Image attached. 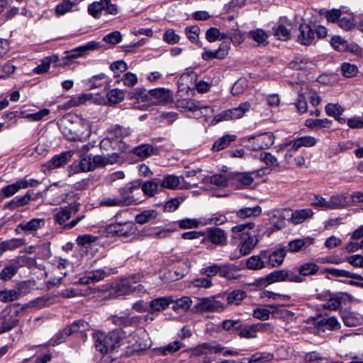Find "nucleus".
Here are the masks:
<instances>
[{
	"label": "nucleus",
	"mask_w": 363,
	"mask_h": 363,
	"mask_svg": "<svg viewBox=\"0 0 363 363\" xmlns=\"http://www.w3.org/2000/svg\"><path fill=\"white\" fill-rule=\"evenodd\" d=\"M236 138L235 135L226 134L218 139L213 145L212 150L214 151H220L228 147L230 143Z\"/></svg>",
	"instance_id": "47"
},
{
	"label": "nucleus",
	"mask_w": 363,
	"mask_h": 363,
	"mask_svg": "<svg viewBox=\"0 0 363 363\" xmlns=\"http://www.w3.org/2000/svg\"><path fill=\"white\" fill-rule=\"evenodd\" d=\"M144 194L147 196H153L159 189H160V178H154L151 180L144 182L141 186Z\"/></svg>",
	"instance_id": "33"
},
{
	"label": "nucleus",
	"mask_w": 363,
	"mask_h": 363,
	"mask_svg": "<svg viewBox=\"0 0 363 363\" xmlns=\"http://www.w3.org/2000/svg\"><path fill=\"white\" fill-rule=\"evenodd\" d=\"M94 340L96 349L101 354H106L118 347L121 337L116 330L108 334L97 332L94 334Z\"/></svg>",
	"instance_id": "5"
},
{
	"label": "nucleus",
	"mask_w": 363,
	"mask_h": 363,
	"mask_svg": "<svg viewBox=\"0 0 363 363\" xmlns=\"http://www.w3.org/2000/svg\"><path fill=\"white\" fill-rule=\"evenodd\" d=\"M259 159L262 162H264L267 166L269 167H279V163L277 158L272 155L270 152H264L260 154Z\"/></svg>",
	"instance_id": "64"
},
{
	"label": "nucleus",
	"mask_w": 363,
	"mask_h": 363,
	"mask_svg": "<svg viewBox=\"0 0 363 363\" xmlns=\"http://www.w3.org/2000/svg\"><path fill=\"white\" fill-rule=\"evenodd\" d=\"M157 213L155 210H145L137 215L135 220L139 224H145L151 219L155 218Z\"/></svg>",
	"instance_id": "56"
},
{
	"label": "nucleus",
	"mask_w": 363,
	"mask_h": 363,
	"mask_svg": "<svg viewBox=\"0 0 363 363\" xmlns=\"http://www.w3.org/2000/svg\"><path fill=\"white\" fill-rule=\"evenodd\" d=\"M314 243V239L311 238H305L303 239H295L289 242L286 246H283L287 252H298L306 250Z\"/></svg>",
	"instance_id": "22"
},
{
	"label": "nucleus",
	"mask_w": 363,
	"mask_h": 363,
	"mask_svg": "<svg viewBox=\"0 0 363 363\" xmlns=\"http://www.w3.org/2000/svg\"><path fill=\"white\" fill-rule=\"evenodd\" d=\"M250 107L251 105L249 102L242 103L238 107L227 109L217 114L215 116L213 122L218 123L223 121L240 118L246 112L249 111Z\"/></svg>",
	"instance_id": "9"
},
{
	"label": "nucleus",
	"mask_w": 363,
	"mask_h": 363,
	"mask_svg": "<svg viewBox=\"0 0 363 363\" xmlns=\"http://www.w3.org/2000/svg\"><path fill=\"white\" fill-rule=\"evenodd\" d=\"M100 47L99 43L91 41L84 45L79 46L67 52L65 57V60H71L82 57L87 53L89 50L98 49Z\"/></svg>",
	"instance_id": "21"
},
{
	"label": "nucleus",
	"mask_w": 363,
	"mask_h": 363,
	"mask_svg": "<svg viewBox=\"0 0 363 363\" xmlns=\"http://www.w3.org/2000/svg\"><path fill=\"white\" fill-rule=\"evenodd\" d=\"M23 189L20 180L16 181L15 183L7 185L1 188V193L6 198L15 195L19 190Z\"/></svg>",
	"instance_id": "55"
},
{
	"label": "nucleus",
	"mask_w": 363,
	"mask_h": 363,
	"mask_svg": "<svg viewBox=\"0 0 363 363\" xmlns=\"http://www.w3.org/2000/svg\"><path fill=\"white\" fill-rule=\"evenodd\" d=\"M320 13L323 16L329 23H337L342 16V11L338 9L330 10L322 9Z\"/></svg>",
	"instance_id": "50"
},
{
	"label": "nucleus",
	"mask_w": 363,
	"mask_h": 363,
	"mask_svg": "<svg viewBox=\"0 0 363 363\" xmlns=\"http://www.w3.org/2000/svg\"><path fill=\"white\" fill-rule=\"evenodd\" d=\"M319 327H323V330H335L340 328V324L337 319L334 317L323 318L318 322Z\"/></svg>",
	"instance_id": "45"
},
{
	"label": "nucleus",
	"mask_w": 363,
	"mask_h": 363,
	"mask_svg": "<svg viewBox=\"0 0 363 363\" xmlns=\"http://www.w3.org/2000/svg\"><path fill=\"white\" fill-rule=\"evenodd\" d=\"M83 1L84 0H60L55 8V16H62L67 13L78 11V5Z\"/></svg>",
	"instance_id": "15"
},
{
	"label": "nucleus",
	"mask_w": 363,
	"mask_h": 363,
	"mask_svg": "<svg viewBox=\"0 0 363 363\" xmlns=\"http://www.w3.org/2000/svg\"><path fill=\"white\" fill-rule=\"evenodd\" d=\"M196 312H221L225 308V305L219 300V296H210L199 299L194 306Z\"/></svg>",
	"instance_id": "8"
},
{
	"label": "nucleus",
	"mask_w": 363,
	"mask_h": 363,
	"mask_svg": "<svg viewBox=\"0 0 363 363\" xmlns=\"http://www.w3.org/2000/svg\"><path fill=\"white\" fill-rule=\"evenodd\" d=\"M294 140L297 144L296 146H298L299 148L301 147H313L317 143L316 138L310 135L296 138H294Z\"/></svg>",
	"instance_id": "60"
},
{
	"label": "nucleus",
	"mask_w": 363,
	"mask_h": 363,
	"mask_svg": "<svg viewBox=\"0 0 363 363\" xmlns=\"http://www.w3.org/2000/svg\"><path fill=\"white\" fill-rule=\"evenodd\" d=\"M299 33L297 40L302 45H311L315 43V35L313 29L308 24H301L298 28Z\"/></svg>",
	"instance_id": "16"
},
{
	"label": "nucleus",
	"mask_w": 363,
	"mask_h": 363,
	"mask_svg": "<svg viewBox=\"0 0 363 363\" xmlns=\"http://www.w3.org/2000/svg\"><path fill=\"white\" fill-rule=\"evenodd\" d=\"M345 296H348L345 294L332 297L323 304V308L333 311L337 310L341 307L342 302L345 300Z\"/></svg>",
	"instance_id": "53"
},
{
	"label": "nucleus",
	"mask_w": 363,
	"mask_h": 363,
	"mask_svg": "<svg viewBox=\"0 0 363 363\" xmlns=\"http://www.w3.org/2000/svg\"><path fill=\"white\" fill-rule=\"evenodd\" d=\"M262 212V208L259 206L255 207H246L238 210L236 213L238 217L240 218H246L252 216H257Z\"/></svg>",
	"instance_id": "51"
},
{
	"label": "nucleus",
	"mask_w": 363,
	"mask_h": 363,
	"mask_svg": "<svg viewBox=\"0 0 363 363\" xmlns=\"http://www.w3.org/2000/svg\"><path fill=\"white\" fill-rule=\"evenodd\" d=\"M105 6L104 0L94 1L87 8L88 13L94 18H99L101 16Z\"/></svg>",
	"instance_id": "43"
},
{
	"label": "nucleus",
	"mask_w": 363,
	"mask_h": 363,
	"mask_svg": "<svg viewBox=\"0 0 363 363\" xmlns=\"http://www.w3.org/2000/svg\"><path fill=\"white\" fill-rule=\"evenodd\" d=\"M178 107L184 111H197L201 106V102L192 99H185L177 102Z\"/></svg>",
	"instance_id": "39"
},
{
	"label": "nucleus",
	"mask_w": 363,
	"mask_h": 363,
	"mask_svg": "<svg viewBox=\"0 0 363 363\" xmlns=\"http://www.w3.org/2000/svg\"><path fill=\"white\" fill-rule=\"evenodd\" d=\"M205 180L207 183H210L216 187H225L228 186L229 179L226 175L216 174L206 177Z\"/></svg>",
	"instance_id": "46"
},
{
	"label": "nucleus",
	"mask_w": 363,
	"mask_h": 363,
	"mask_svg": "<svg viewBox=\"0 0 363 363\" xmlns=\"http://www.w3.org/2000/svg\"><path fill=\"white\" fill-rule=\"evenodd\" d=\"M286 255V250L284 247L269 252H264V259H266L267 266L278 267L281 265Z\"/></svg>",
	"instance_id": "17"
},
{
	"label": "nucleus",
	"mask_w": 363,
	"mask_h": 363,
	"mask_svg": "<svg viewBox=\"0 0 363 363\" xmlns=\"http://www.w3.org/2000/svg\"><path fill=\"white\" fill-rule=\"evenodd\" d=\"M241 321L240 320H225L221 323L222 328L228 332L238 333Z\"/></svg>",
	"instance_id": "62"
},
{
	"label": "nucleus",
	"mask_w": 363,
	"mask_h": 363,
	"mask_svg": "<svg viewBox=\"0 0 363 363\" xmlns=\"http://www.w3.org/2000/svg\"><path fill=\"white\" fill-rule=\"evenodd\" d=\"M313 65L314 64L312 61L302 56L295 57L289 64V67L294 69H311Z\"/></svg>",
	"instance_id": "38"
},
{
	"label": "nucleus",
	"mask_w": 363,
	"mask_h": 363,
	"mask_svg": "<svg viewBox=\"0 0 363 363\" xmlns=\"http://www.w3.org/2000/svg\"><path fill=\"white\" fill-rule=\"evenodd\" d=\"M153 147L148 144H143L135 147L133 152L140 157L146 158L152 154Z\"/></svg>",
	"instance_id": "59"
},
{
	"label": "nucleus",
	"mask_w": 363,
	"mask_h": 363,
	"mask_svg": "<svg viewBox=\"0 0 363 363\" xmlns=\"http://www.w3.org/2000/svg\"><path fill=\"white\" fill-rule=\"evenodd\" d=\"M267 325V323H262L245 325H242V323H240L238 333L241 337L248 339L255 338L257 337V333L259 331L264 330Z\"/></svg>",
	"instance_id": "20"
},
{
	"label": "nucleus",
	"mask_w": 363,
	"mask_h": 363,
	"mask_svg": "<svg viewBox=\"0 0 363 363\" xmlns=\"http://www.w3.org/2000/svg\"><path fill=\"white\" fill-rule=\"evenodd\" d=\"M55 302V296L49 294L38 297L30 302V306L35 308H41L49 306Z\"/></svg>",
	"instance_id": "42"
},
{
	"label": "nucleus",
	"mask_w": 363,
	"mask_h": 363,
	"mask_svg": "<svg viewBox=\"0 0 363 363\" xmlns=\"http://www.w3.org/2000/svg\"><path fill=\"white\" fill-rule=\"evenodd\" d=\"M325 113L333 117L341 116L344 112V108L339 104L330 103L325 106Z\"/></svg>",
	"instance_id": "61"
},
{
	"label": "nucleus",
	"mask_w": 363,
	"mask_h": 363,
	"mask_svg": "<svg viewBox=\"0 0 363 363\" xmlns=\"http://www.w3.org/2000/svg\"><path fill=\"white\" fill-rule=\"evenodd\" d=\"M255 226L254 223L248 222L232 228L233 238L240 240V251L242 255L250 254L258 242L257 235L250 232Z\"/></svg>",
	"instance_id": "1"
},
{
	"label": "nucleus",
	"mask_w": 363,
	"mask_h": 363,
	"mask_svg": "<svg viewBox=\"0 0 363 363\" xmlns=\"http://www.w3.org/2000/svg\"><path fill=\"white\" fill-rule=\"evenodd\" d=\"M234 268L233 264H213L201 269V273L206 275L208 279L218 274L221 277L231 278V272Z\"/></svg>",
	"instance_id": "13"
},
{
	"label": "nucleus",
	"mask_w": 363,
	"mask_h": 363,
	"mask_svg": "<svg viewBox=\"0 0 363 363\" xmlns=\"http://www.w3.org/2000/svg\"><path fill=\"white\" fill-rule=\"evenodd\" d=\"M308 86L306 84H303L301 90H298V99L295 103V106L300 113H303L307 111L308 106L306 100L305 95L307 94Z\"/></svg>",
	"instance_id": "34"
},
{
	"label": "nucleus",
	"mask_w": 363,
	"mask_h": 363,
	"mask_svg": "<svg viewBox=\"0 0 363 363\" xmlns=\"http://www.w3.org/2000/svg\"><path fill=\"white\" fill-rule=\"evenodd\" d=\"M318 269L319 267L313 262H306L298 267V272L303 276L315 274Z\"/></svg>",
	"instance_id": "57"
},
{
	"label": "nucleus",
	"mask_w": 363,
	"mask_h": 363,
	"mask_svg": "<svg viewBox=\"0 0 363 363\" xmlns=\"http://www.w3.org/2000/svg\"><path fill=\"white\" fill-rule=\"evenodd\" d=\"M247 296L246 292L241 289L233 290L226 296V301L229 305H239Z\"/></svg>",
	"instance_id": "41"
},
{
	"label": "nucleus",
	"mask_w": 363,
	"mask_h": 363,
	"mask_svg": "<svg viewBox=\"0 0 363 363\" xmlns=\"http://www.w3.org/2000/svg\"><path fill=\"white\" fill-rule=\"evenodd\" d=\"M79 207L80 204L79 203H73L61 207L53 216L55 221L60 225H63L62 228L64 230L73 228L85 218L84 215L77 216L67 223L66 222L72 215H75L79 211Z\"/></svg>",
	"instance_id": "4"
},
{
	"label": "nucleus",
	"mask_w": 363,
	"mask_h": 363,
	"mask_svg": "<svg viewBox=\"0 0 363 363\" xmlns=\"http://www.w3.org/2000/svg\"><path fill=\"white\" fill-rule=\"evenodd\" d=\"M90 329L91 326L87 322L83 320H79L66 327L65 332L71 335L74 333L84 334Z\"/></svg>",
	"instance_id": "30"
},
{
	"label": "nucleus",
	"mask_w": 363,
	"mask_h": 363,
	"mask_svg": "<svg viewBox=\"0 0 363 363\" xmlns=\"http://www.w3.org/2000/svg\"><path fill=\"white\" fill-rule=\"evenodd\" d=\"M264 174L263 169L251 172H238L232 176V182L237 188L245 189L252 184L255 178L259 177Z\"/></svg>",
	"instance_id": "11"
},
{
	"label": "nucleus",
	"mask_w": 363,
	"mask_h": 363,
	"mask_svg": "<svg viewBox=\"0 0 363 363\" xmlns=\"http://www.w3.org/2000/svg\"><path fill=\"white\" fill-rule=\"evenodd\" d=\"M143 278L144 275L140 273L130 276L120 285V291H122L125 294L134 293L133 289L135 287V284L141 281Z\"/></svg>",
	"instance_id": "28"
},
{
	"label": "nucleus",
	"mask_w": 363,
	"mask_h": 363,
	"mask_svg": "<svg viewBox=\"0 0 363 363\" xmlns=\"http://www.w3.org/2000/svg\"><path fill=\"white\" fill-rule=\"evenodd\" d=\"M31 200V194L27 192L25 195L16 196L4 204L5 209L14 210L18 207L28 204Z\"/></svg>",
	"instance_id": "32"
},
{
	"label": "nucleus",
	"mask_w": 363,
	"mask_h": 363,
	"mask_svg": "<svg viewBox=\"0 0 363 363\" xmlns=\"http://www.w3.org/2000/svg\"><path fill=\"white\" fill-rule=\"evenodd\" d=\"M139 187L131 184L124 186L119 189V195L117 196L120 207L135 205L139 203L141 200L135 197V192L139 191Z\"/></svg>",
	"instance_id": "12"
},
{
	"label": "nucleus",
	"mask_w": 363,
	"mask_h": 363,
	"mask_svg": "<svg viewBox=\"0 0 363 363\" xmlns=\"http://www.w3.org/2000/svg\"><path fill=\"white\" fill-rule=\"evenodd\" d=\"M200 28L198 26H191L186 27L184 32L187 38L194 44L201 47L202 43L199 41Z\"/></svg>",
	"instance_id": "44"
},
{
	"label": "nucleus",
	"mask_w": 363,
	"mask_h": 363,
	"mask_svg": "<svg viewBox=\"0 0 363 363\" xmlns=\"http://www.w3.org/2000/svg\"><path fill=\"white\" fill-rule=\"evenodd\" d=\"M160 189H176L180 184L179 177L173 174H168L160 179Z\"/></svg>",
	"instance_id": "37"
},
{
	"label": "nucleus",
	"mask_w": 363,
	"mask_h": 363,
	"mask_svg": "<svg viewBox=\"0 0 363 363\" xmlns=\"http://www.w3.org/2000/svg\"><path fill=\"white\" fill-rule=\"evenodd\" d=\"M267 284L274 282L289 281L300 283L303 279L290 270L280 269L276 270L267 274L264 278Z\"/></svg>",
	"instance_id": "10"
},
{
	"label": "nucleus",
	"mask_w": 363,
	"mask_h": 363,
	"mask_svg": "<svg viewBox=\"0 0 363 363\" xmlns=\"http://www.w3.org/2000/svg\"><path fill=\"white\" fill-rule=\"evenodd\" d=\"M73 156L72 151L63 152L59 155H55L50 160L43 164V168L44 171L52 170L56 168H60L65 165Z\"/></svg>",
	"instance_id": "14"
},
{
	"label": "nucleus",
	"mask_w": 363,
	"mask_h": 363,
	"mask_svg": "<svg viewBox=\"0 0 363 363\" xmlns=\"http://www.w3.org/2000/svg\"><path fill=\"white\" fill-rule=\"evenodd\" d=\"M296 143L294 139L281 143L275 146L277 152H281L286 151L284 155V161L289 165H292L291 158L294 156L296 152L299 149L298 146H296Z\"/></svg>",
	"instance_id": "19"
},
{
	"label": "nucleus",
	"mask_w": 363,
	"mask_h": 363,
	"mask_svg": "<svg viewBox=\"0 0 363 363\" xmlns=\"http://www.w3.org/2000/svg\"><path fill=\"white\" fill-rule=\"evenodd\" d=\"M92 98L91 94H83L76 95L69 99L67 101L60 105L62 109L67 110L72 107L79 106L85 104L87 101Z\"/></svg>",
	"instance_id": "26"
},
{
	"label": "nucleus",
	"mask_w": 363,
	"mask_h": 363,
	"mask_svg": "<svg viewBox=\"0 0 363 363\" xmlns=\"http://www.w3.org/2000/svg\"><path fill=\"white\" fill-rule=\"evenodd\" d=\"M274 35L281 40H287L291 38V32L282 24H277L273 27Z\"/></svg>",
	"instance_id": "58"
},
{
	"label": "nucleus",
	"mask_w": 363,
	"mask_h": 363,
	"mask_svg": "<svg viewBox=\"0 0 363 363\" xmlns=\"http://www.w3.org/2000/svg\"><path fill=\"white\" fill-rule=\"evenodd\" d=\"M191 303L192 301L189 296H184L174 302L172 309L177 313L186 312L189 309Z\"/></svg>",
	"instance_id": "49"
},
{
	"label": "nucleus",
	"mask_w": 363,
	"mask_h": 363,
	"mask_svg": "<svg viewBox=\"0 0 363 363\" xmlns=\"http://www.w3.org/2000/svg\"><path fill=\"white\" fill-rule=\"evenodd\" d=\"M245 140L248 141L247 147L253 151L267 149L271 147L275 140V136L272 132H266L257 135L247 136Z\"/></svg>",
	"instance_id": "7"
},
{
	"label": "nucleus",
	"mask_w": 363,
	"mask_h": 363,
	"mask_svg": "<svg viewBox=\"0 0 363 363\" xmlns=\"http://www.w3.org/2000/svg\"><path fill=\"white\" fill-rule=\"evenodd\" d=\"M330 209H338L346 206L348 201L347 197L344 195H335L329 199Z\"/></svg>",
	"instance_id": "54"
},
{
	"label": "nucleus",
	"mask_w": 363,
	"mask_h": 363,
	"mask_svg": "<svg viewBox=\"0 0 363 363\" xmlns=\"http://www.w3.org/2000/svg\"><path fill=\"white\" fill-rule=\"evenodd\" d=\"M174 300L171 297L157 298L149 303L151 313L165 310Z\"/></svg>",
	"instance_id": "29"
},
{
	"label": "nucleus",
	"mask_w": 363,
	"mask_h": 363,
	"mask_svg": "<svg viewBox=\"0 0 363 363\" xmlns=\"http://www.w3.org/2000/svg\"><path fill=\"white\" fill-rule=\"evenodd\" d=\"M45 225V220L43 218H33L28 222L20 223L17 229L21 228L23 231L33 232L42 228Z\"/></svg>",
	"instance_id": "35"
},
{
	"label": "nucleus",
	"mask_w": 363,
	"mask_h": 363,
	"mask_svg": "<svg viewBox=\"0 0 363 363\" xmlns=\"http://www.w3.org/2000/svg\"><path fill=\"white\" fill-rule=\"evenodd\" d=\"M247 38L256 42L258 46H264L269 43L268 38L269 34L263 29L257 28L251 30L247 33Z\"/></svg>",
	"instance_id": "27"
},
{
	"label": "nucleus",
	"mask_w": 363,
	"mask_h": 363,
	"mask_svg": "<svg viewBox=\"0 0 363 363\" xmlns=\"http://www.w3.org/2000/svg\"><path fill=\"white\" fill-rule=\"evenodd\" d=\"M129 132L126 129L117 125L109 133V135L104 138L100 143L101 149L108 150H120L121 145V138L128 135Z\"/></svg>",
	"instance_id": "6"
},
{
	"label": "nucleus",
	"mask_w": 363,
	"mask_h": 363,
	"mask_svg": "<svg viewBox=\"0 0 363 363\" xmlns=\"http://www.w3.org/2000/svg\"><path fill=\"white\" fill-rule=\"evenodd\" d=\"M230 45L228 42H223L218 49L211 51L205 50L202 53V59L205 61L211 60L213 59L223 60L228 55Z\"/></svg>",
	"instance_id": "18"
},
{
	"label": "nucleus",
	"mask_w": 363,
	"mask_h": 363,
	"mask_svg": "<svg viewBox=\"0 0 363 363\" xmlns=\"http://www.w3.org/2000/svg\"><path fill=\"white\" fill-rule=\"evenodd\" d=\"M1 320L0 333L11 330L15 328L18 323L17 318L13 315H4L1 317Z\"/></svg>",
	"instance_id": "40"
},
{
	"label": "nucleus",
	"mask_w": 363,
	"mask_h": 363,
	"mask_svg": "<svg viewBox=\"0 0 363 363\" xmlns=\"http://www.w3.org/2000/svg\"><path fill=\"white\" fill-rule=\"evenodd\" d=\"M313 216V211L311 208H303L294 211L291 216V221L294 225L304 222L306 219Z\"/></svg>",
	"instance_id": "31"
},
{
	"label": "nucleus",
	"mask_w": 363,
	"mask_h": 363,
	"mask_svg": "<svg viewBox=\"0 0 363 363\" xmlns=\"http://www.w3.org/2000/svg\"><path fill=\"white\" fill-rule=\"evenodd\" d=\"M247 267L250 269L257 270L267 267L266 259H264V252L259 255L250 257L247 261Z\"/></svg>",
	"instance_id": "36"
},
{
	"label": "nucleus",
	"mask_w": 363,
	"mask_h": 363,
	"mask_svg": "<svg viewBox=\"0 0 363 363\" xmlns=\"http://www.w3.org/2000/svg\"><path fill=\"white\" fill-rule=\"evenodd\" d=\"M134 97L142 101H149L155 105H163L172 101V96L168 89L157 88L146 91L145 89H135Z\"/></svg>",
	"instance_id": "3"
},
{
	"label": "nucleus",
	"mask_w": 363,
	"mask_h": 363,
	"mask_svg": "<svg viewBox=\"0 0 363 363\" xmlns=\"http://www.w3.org/2000/svg\"><path fill=\"white\" fill-rule=\"evenodd\" d=\"M207 238L214 244L223 245L226 242L227 237L224 230L218 228H209L206 230Z\"/></svg>",
	"instance_id": "25"
},
{
	"label": "nucleus",
	"mask_w": 363,
	"mask_h": 363,
	"mask_svg": "<svg viewBox=\"0 0 363 363\" xmlns=\"http://www.w3.org/2000/svg\"><path fill=\"white\" fill-rule=\"evenodd\" d=\"M330 44L337 51L343 52L347 50V41L340 36H333L331 38Z\"/></svg>",
	"instance_id": "63"
},
{
	"label": "nucleus",
	"mask_w": 363,
	"mask_h": 363,
	"mask_svg": "<svg viewBox=\"0 0 363 363\" xmlns=\"http://www.w3.org/2000/svg\"><path fill=\"white\" fill-rule=\"evenodd\" d=\"M223 350V347L219 344L205 342L195 347L193 353L195 355L203 357L208 353H220Z\"/></svg>",
	"instance_id": "24"
},
{
	"label": "nucleus",
	"mask_w": 363,
	"mask_h": 363,
	"mask_svg": "<svg viewBox=\"0 0 363 363\" xmlns=\"http://www.w3.org/2000/svg\"><path fill=\"white\" fill-rule=\"evenodd\" d=\"M326 271L332 275L340 277H345V278H353L355 279H358L360 281H363V277L360 274L350 272L349 271L338 269L335 268H328Z\"/></svg>",
	"instance_id": "48"
},
{
	"label": "nucleus",
	"mask_w": 363,
	"mask_h": 363,
	"mask_svg": "<svg viewBox=\"0 0 363 363\" xmlns=\"http://www.w3.org/2000/svg\"><path fill=\"white\" fill-rule=\"evenodd\" d=\"M65 138L70 140H83L90 135V123L84 119L76 118L75 121L65 119L61 125Z\"/></svg>",
	"instance_id": "2"
},
{
	"label": "nucleus",
	"mask_w": 363,
	"mask_h": 363,
	"mask_svg": "<svg viewBox=\"0 0 363 363\" xmlns=\"http://www.w3.org/2000/svg\"><path fill=\"white\" fill-rule=\"evenodd\" d=\"M106 96L110 104H116L123 100L125 93L121 89H113L107 92Z\"/></svg>",
	"instance_id": "52"
},
{
	"label": "nucleus",
	"mask_w": 363,
	"mask_h": 363,
	"mask_svg": "<svg viewBox=\"0 0 363 363\" xmlns=\"http://www.w3.org/2000/svg\"><path fill=\"white\" fill-rule=\"evenodd\" d=\"M112 233L123 238H128L135 233V228L131 223H116L110 226Z\"/></svg>",
	"instance_id": "23"
}]
</instances>
